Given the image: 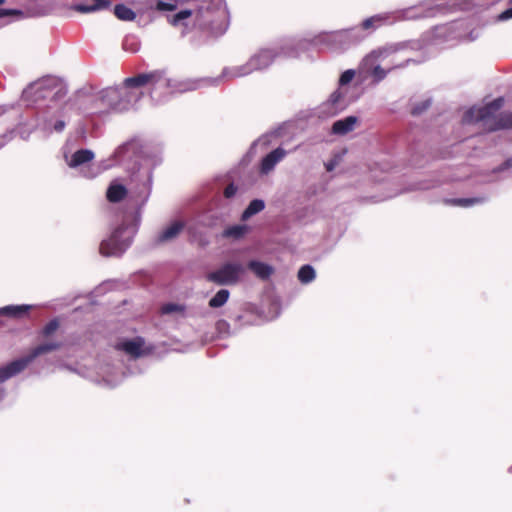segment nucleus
<instances>
[{"mask_svg": "<svg viewBox=\"0 0 512 512\" xmlns=\"http://www.w3.org/2000/svg\"><path fill=\"white\" fill-rule=\"evenodd\" d=\"M315 278V270L311 265H303L298 271V279L301 283H310Z\"/></svg>", "mask_w": 512, "mask_h": 512, "instance_id": "obj_23", "label": "nucleus"}, {"mask_svg": "<svg viewBox=\"0 0 512 512\" xmlns=\"http://www.w3.org/2000/svg\"><path fill=\"white\" fill-rule=\"evenodd\" d=\"M481 200L479 198H456L447 200V203L455 206L468 207L475 203H479Z\"/></svg>", "mask_w": 512, "mask_h": 512, "instance_id": "obj_30", "label": "nucleus"}, {"mask_svg": "<svg viewBox=\"0 0 512 512\" xmlns=\"http://www.w3.org/2000/svg\"><path fill=\"white\" fill-rule=\"evenodd\" d=\"M114 14L118 19L123 21H132L136 17L135 12L124 4H117L114 7Z\"/></svg>", "mask_w": 512, "mask_h": 512, "instance_id": "obj_21", "label": "nucleus"}, {"mask_svg": "<svg viewBox=\"0 0 512 512\" xmlns=\"http://www.w3.org/2000/svg\"><path fill=\"white\" fill-rule=\"evenodd\" d=\"M30 309V305H8L0 308V315L18 319L27 315Z\"/></svg>", "mask_w": 512, "mask_h": 512, "instance_id": "obj_18", "label": "nucleus"}, {"mask_svg": "<svg viewBox=\"0 0 512 512\" xmlns=\"http://www.w3.org/2000/svg\"><path fill=\"white\" fill-rule=\"evenodd\" d=\"M355 76V72L353 70H346L340 76L339 83L341 85H346L352 81Z\"/></svg>", "mask_w": 512, "mask_h": 512, "instance_id": "obj_32", "label": "nucleus"}, {"mask_svg": "<svg viewBox=\"0 0 512 512\" xmlns=\"http://www.w3.org/2000/svg\"><path fill=\"white\" fill-rule=\"evenodd\" d=\"M167 21L173 27H181L183 36L218 37L228 28L229 12L225 0H200L193 8L169 16Z\"/></svg>", "mask_w": 512, "mask_h": 512, "instance_id": "obj_1", "label": "nucleus"}, {"mask_svg": "<svg viewBox=\"0 0 512 512\" xmlns=\"http://www.w3.org/2000/svg\"><path fill=\"white\" fill-rule=\"evenodd\" d=\"M247 267L262 280L268 279L274 272L272 266L256 260L250 261Z\"/></svg>", "mask_w": 512, "mask_h": 512, "instance_id": "obj_14", "label": "nucleus"}, {"mask_svg": "<svg viewBox=\"0 0 512 512\" xmlns=\"http://www.w3.org/2000/svg\"><path fill=\"white\" fill-rule=\"evenodd\" d=\"M64 128H65V122L63 120H58L55 122V124H54L55 131L61 132V131H63Z\"/></svg>", "mask_w": 512, "mask_h": 512, "instance_id": "obj_38", "label": "nucleus"}, {"mask_svg": "<svg viewBox=\"0 0 512 512\" xmlns=\"http://www.w3.org/2000/svg\"><path fill=\"white\" fill-rule=\"evenodd\" d=\"M357 123V117L348 116L344 119L338 120L334 122L332 126V132L334 134L344 135L354 129L355 124Z\"/></svg>", "mask_w": 512, "mask_h": 512, "instance_id": "obj_16", "label": "nucleus"}, {"mask_svg": "<svg viewBox=\"0 0 512 512\" xmlns=\"http://www.w3.org/2000/svg\"><path fill=\"white\" fill-rule=\"evenodd\" d=\"M60 348L61 343L58 341H48L34 347L26 357L12 361L0 368V383L23 371L36 357L56 351Z\"/></svg>", "mask_w": 512, "mask_h": 512, "instance_id": "obj_3", "label": "nucleus"}, {"mask_svg": "<svg viewBox=\"0 0 512 512\" xmlns=\"http://www.w3.org/2000/svg\"><path fill=\"white\" fill-rule=\"evenodd\" d=\"M125 229L124 225L117 227L108 239L101 242L99 251L102 255L115 256L121 254L126 249L129 242L120 240V236Z\"/></svg>", "mask_w": 512, "mask_h": 512, "instance_id": "obj_8", "label": "nucleus"}, {"mask_svg": "<svg viewBox=\"0 0 512 512\" xmlns=\"http://www.w3.org/2000/svg\"><path fill=\"white\" fill-rule=\"evenodd\" d=\"M286 156V150L278 147L268 153L260 163V171L263 174L271 172L276 164H278Z\"/></svg>", "mask_w": 512, "mask_h": 512, "instance_id": "obj_11", "label": "nucleus"}, {"mask_svg": "<svg viewBox=\"0 0 512 512\" xmlns=\"http://www.w3.org/2000/svg\"><path fill=\"white\" fill-rule=\"evenodd\" d=\"M158 77L156 72L148 73V74H138L134 77H129L124 80V85L127 88L141 87L152 81H154Z\"/></svg>", "mask_w": 512, "mask_h": 512, "instance_id": "obj_15", "label": "nucleus"}, {"mask_svg": "<svg viewBox=\"0 0 512 512\" xmlns=\"http://www.w3.org/2000/svg\"><path fill=\"white\" fill-rule=\"evenodd\" d=\"M277 57V53L273 49H262L254 56H252L245 65L232 68L231 70L225 69L222 76L236 78L248 75L253 71L262 70L269 67Z\"/></svg>", "mask_w": 512, "mask_h": 512, "instance_id": "obj_6", "label": "nucleus"}, {"mask_svg": "<svg viewBox=\"0 0 512 512\" xmlns=\"http://www.w3.org/2000/svg\"><path fill=\"white\" fill-rule=\"evenodd\" d=\"M100 102L108 105L110 110L121 111L125 108L121 102V91L118 88H107L102 92Z\"/></svg>", "mask_w": 512, "mask_h": 512, "instance_id": "obj_10", "label": "nucleus"}, {"mask_svg": "<svg viewBox=\"0 0 512 512\" xmlns=\"http://www.w3.org/2000/svg\"><path fill=\"white\" fill-rule=\"evenodd\" d=\"M244 268L239 263H225L218 270L206 275V280L218 285H233L239 281Z\"/></svg>", "mask_w": 512, "mask_h": 512, "instance_id": "obj_7", "label": "nucleus"}, {"mask_svg": "<svg viewBox=\"0 0 512 512\" xmlns=\"http://www.w3.org/2000/svg\"><path fill=\"white\" fill-rule=\"evenodd\" d=\"M181 0H158L155 4V9L157 11H175Z\"/></svg>", "mask_w": 512, "mask_h": 512, "instance_id": "obj_25", "label": "nucleus"}, {"mask_svg": "<svg viewBox=\"0 0 512 512\" xmlns=\"http://www.w3.org/2000/svg\"><path fill=\"white\" fill-rule=\"evenodd\" d=\"M430 104V100H425L419 104L414 105L413 108L411 109V114L414 116L420 115L421 113L428 109Z\"/></svg>", "mask_w": 512, "mask_h": 512, "instance_id": "obj_31", "label": "nucleus"}, {"mask_svg": "<svg viewBox=\"0 0 512 512\" xmlns=\"http://www.w3.org/2000/svg\"><path fill=\"white\" fill-rule=\"evenodd\" d=\"M55 86L57 88V90L55 91L52 99L53 100H58L64 96H66L67 94V89L64 88L62 85L58 84L56 80H46L42 83H40V88H45V87H50V86Z\"/></svg>", "mask_w": 512, "mask_h": 512, "instance_id": "obj_24", "label": "nucleus"}, {"mask_svg": "<svg viewBox=\"0 0 512 512\" xmlns=\"http://www.w3.org/2000/svg\"><path fill=\"white\" fill-rule=\"evenodd\" d=\"M122 48L130 53H136L140 49V43L134 36H126L122 43Z\"/></svg>", "mask_w": 512, "mask_h": 512, "instance_id": "obj_26", "label": "nucleus"}, {"mask_svg": "<svg viewBox=\"0 0 512 512\" xmlns=\"http://www.w3.org/2000/svg\"><path fill=\"white\" fill-rule=\"evenodd\" d=\"M372 75L373 77L376 79V80H382L384 79V77L386 76V72L383 68H381L380 66H375L373 71H372Z\"/></svg>", "mask_w": 512, "mask_h": 512, "instance_id": "obj_34", "label": "nucleus"}, {"mask_svg": "<svg viewBox=\"0 0 512 512\" xmlns=\"http://www.w3.org/2000/svg\"><path fill=\"white\" fill-rule=\"evenodd\" d=\"M503 98H497L489 104L480 108H471L463 116V122H485L488 131L512 128V113H500L490 122V118L502 107Z\"/></svg>", "mask_w": 512, "mask_h": 512, "instance_id": "obj_2", "label": "nucleus"}, {"mask_svg": "<svg viewBox=\"0 0 512 512\" xmlns=\"http://www.w3.org/2000/svg\"><path fill=\"white\" fill-rule=\"evenodd\" d=\"M218 325H219V326H220V325H227V323H226L225 321H219V322H218Z\"/></svg>", "mask_w": 512, "mask_h": 512, "instance_id": "obj_39", "label": "nucleus"}, {"mask_svg": "<svg viewBox=\"0 0 512 512\" xmlns=\"http://www.w3.org/2000/svg\"><path fill=\"white\" fill-rule=\"evenodd\" d=\"M110 1L106 0H85L84 3L73 5V9L80 13H89L100 9L109 8Z\"/></svg>", "mask_w": 512, "mask_h": 512, "instance_id": "obj_13", "label": "nucleus"}, {"mask_svg": "<svg viewBox=\"0 0 512 512\" xmlns=\"http://www.w3.org/2000/svg\"><path fill=\"white\" fill-rule=\"evenodd\" d=\"M128 194V190L122 184L112 183L107 189L106 198L111 203L122 201Z\"/></svg>", "mask_w": 512, "mask_h": 512, "instance_id": "obj_17", "label": "nucleus"}, {"mask_svg": "<svg viewBox=\"0 0 512 512\" xmlns=\"http://www.w3.org/2000/svg\"><path fill=\"white\" fill-rule=\"evenodd\" d=\"M512 18V7L504 10L501 14H499L498 19L501 21H505Z\"/></svg>", "mask_w": 512, "mask_h": 512, "instance_id": "obj_37", "label": "nucleus"}, {"mask_svg": "<svg viewBox=\"0 0 512 512\" xmlns=\"http://www.w3.org/2000/svg\"><path fill=\"white\" fill-rule=\"evenodd\" d=\"M59 326V321L57 319H52L42 328L40 335L44 338H48L58 330Z\"/></svg>", "mask_w": 512, "mask_h": 512, "instance_id": "obj_28", "label": "nucleus"}, {"mask_svg": "<svg viewBox=\"0 0 512 512\" xmlns=\"http://www.w3.org/2000/svg\"><path fill=\"white\" fill-rule=\"evenodd\" d=\"M5 0H0V5H2ZM22 11L16 9H2L0 8V18L11 15H22Z\"/></svg>", "mask_w": 512, "mask_h": 512, "instance_id": "obj_33", "label": "nucleus"}, {"mask_svg": "<svg viewBox=\"0 0 512 512\" xmlns=\"http://www.w3.org/2000/svg\"><path fill=\"white\" fill-rule=\"evenodd\" d=\"M94 158V153L88 149H80L74 152L69 162L70 167H78L82 164L88 163L92 161Z\"/></svg>", "mask_w": 512, "mask_h": 512, "instance_id": "obj_19", "label": "nucleus"}, {"mask_svg": "<svg viewBox=\"0 0 512 512\" xmlns=\"http://www.w3.org/2000/svg\"><path fill=\"white\" fill-rule=\"evenodd\" d=\"M180 308L178 305L176 304H172V303H169V304H166L162 307L161 311L163 314H168V313H171V312H174V311H178Z\"/></svg>", "mask_w": 512, "mask_h": 512, "instance_id": "obj_36", "label": "nucleus"}, {"mask_svg": "<svg viewBox=\"0 0 512 512\" xmlns=\"http://www.w3.org/2000/svg\"><path fill=\"white\" fill-rule=\"evenodd\" d=\"M60 348L61 343L58 341H48L34 347L26 357L12 361L0 368V383L23 371L36 357L56 351Z\"/></svg>", "mask_w": 512, "mask_h": 512, "instance_id": "obj_5", "label": "nucleus"}, {"mask_svg": "<svg viewBox=\"0 0 512 512\" xmlns=\"http://www.w3.org/2000/svg\"><path fill=\"white\" fill-rule=\"evenodd\" d=\"M60 348L61 343L58 341H48L34 347L26 357L12 361L0 368V383L23 371L36 357L56 351Z\"/></svg>", "mask_w": 512, "mask_h": 512, "instance_id": "obj_4", "label": "nucleus"}, {"mask_svg": "<svg viewBox=\"0 0 512 512\" xmlns=\"http://www.w3.org/2000/svg\"><path fill=\"white\" fill-rule=\"evenodd\" d=\"M265 208V204L263 200L260 199H254L252 200L248 207L244 210L242 213V220H248L253 215L261 212Z\"/></svg>", "mask_w": 512, "mask_h": 512, "instance_id": "obj_20", "label": "nucleus"}, {"mask_svg": "<svg viewBox=\"0 0 512 512\" xmlns=\"http://www.w3.org/2000/svg\"><path fill=\"white\" fill-rule=\"evenodd\" d=\"M236 192H237V187L233 183H230L224 189V196L226 198H231L236 194Z\"/></svg>", "mask_w": 512, "mask_h": 512, "instance_id": "obj_35", "label": "nucleus"}, {"mask_svg": "<svg viewBox=\"0 0 512 512\" xmlns=\"http://www.w3.org/2000/svg\"><path fill=\"white\" fill-rule=\"evenodd\" d=\"M185 224L183 221H174L166 227L156 238L157 244H163L176 239L183 231Z\"/></svg>", "mask_w": 512, "mask_h": 512, "instance_id": "obj_12", "label": "nucleus"}, {"mask_svg": "<svg viewBox=\"0 0 512 512\" xmlns=\"http://www.w3.org/2000/svg\"><path fill=\"white\" fill-rule=\"evenodd\" d=\"M384 20H385L384 17H382L380 15H375V16L365 19L362 22L361 26L364 30L375 29V28L380 27Z\"/></svg>", "mask_w": 512, "mask_h": 512, "instance_id": "obj_27", "label": "nucleus"}, {"mask_svg": "<svg viewBox=\"0 0 512 512\" xmlns=\"http://www.w3.org/2000/svg\"><path fill=\"white\" fill-rule=\"evenodd\" d=\"M145 341L142 337H136L132 340H126L116 345L117 350L124 351L133 358H139L144 354L143 346Z\"/></svg>", "mask_w": 512, "mask_h": 512, "instance_id": "obj_9", "label": "nucleus"}, {"mask_svg": "<svg viewBox=\"0 0 512 512\" xmlns=\"http://www.w3.org/2000/svg\"><path fill=\"white\" fill-rule=\"evenodd\" d=\"M229 296L230 293L227 289H221L209 300V306L211 308H219L228 301Z\"/></svg>", "mask_w": 512, "mask_h": 512, "instance_id": "obj_22", "label": "nucleus"}, {"mask_svg": "<svg viewBox=\"0 0 512 512\" xmlns=\"http://www.w3.org/2000/svg\"><path fill=\"white\" fill-rule=\"evenodd\" d=\"M246 229H247L246 226H243V225L232 226V227L227 228L224 231V236L240 238L244 235V233L246 232Z\"/></svg>", "mask_w": 512, "mask_h": 512, "instance_id": "obj_29", "label": "nucleus"}]
</instances>
